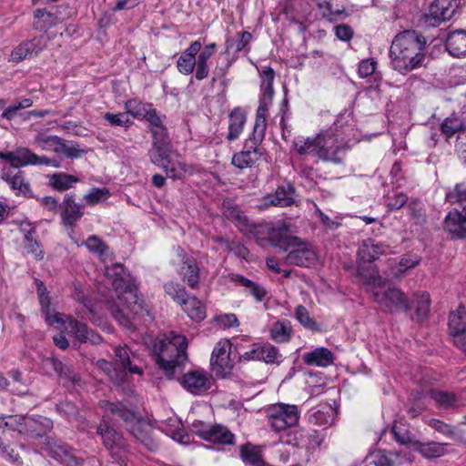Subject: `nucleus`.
Masks as SVG:
<instances>
[{
  "label": "nucleus",
  "instance_id": "obj_1",
  "mask_svg": "<svg viewBox=\"0 0 466 466\" xmlns=\"http://www.w3.org/2000/svg\"><path fill=\"white\" fill-rule=\"evenodd\" d=\"M105 275L111 280L112 287L117 293L116 299L106 301V308L111 316L129 330L137 329V316L148 314L144 301L137 297V290L123 264L114 263L105 268Z\"/></svg>",
  "mask_w": 466,
  "mask_h": 466
},
{
  "label": "nucleus",
  "instance_id": "obj_2",
  "mask_svg": "<svg viewBox=\"0 0 466 466\" xmlns=\"http://www.w3.org/2000/svg\"><path fill=\"white\" fill-rule=\"evenodd\" d=\"M425 38L413 30L397 35L390 49L392 68L401 74L418 68L425 58Z\"/></svg>",
  "mask_w": 466,
  "mask_h": 466
},
{
  "label": "nucleus",
  "instance_id": "obj_3",
  "mask_svg": "<svg viewBox=\"0 0 466 466\" xmlns=\"http://www.w3.org/2000/svg\"><path fill=\"white\" fill-rule=\"evenodd\" d=\"M296 152L300 156H315L324 162L342 163L348 147L344 138L333 130L320 132L313 137H298L294 141Z\"/></svg>",
  "mask_w": 466,
  "mask_h": 466
},
{
  "label": "nucleus",
  "instance_id": "obj_4",
  "mask_svg": "<svg viewBox=\"0 0 466 466\" xmlns=\"http://www.w3.org/2000/svg\"><path fill=\"white\" fill-rule=\"evenodd\" d=\"M268 241L283 251H289L283 258V264L309 268L316 264L318 256L314 248L291 236L289 227L285 224L273 228L268 233Z\"/></svg>",
  "mask_w": 466,
  "mask_h": 466
},
{
  "label": "nucleus",
  "instance_id": "obj_5",
  "mask_svg": "<svg viewBox=\"0 0 466 466\" xmlns=\"http://www.w3.org/2000/svg\"><path fill=\"white\" fill-rule=\"evenodd\" d=\"M151 348L158 367L168 379H174L177 369L183 366L187 359L186 337L170 332L165 339H153Z\"/></svg>",
  "mask_w": 466,
  "mask_h": 466
},
{
  "label": "nucleus",
  "instance_id": "obj_6",
  "mask_svg": "<svg viewBox=\"0 0 466 466\" xmlns=\"http://www.w3.org/2000/svg\"><path fill=\"white\" fill-rule=\"evenodd\" d=\"M358 276L367 285L372 286L373 300L380 309L385 312H397L400 310L408 311L410 309V306L406 294L397 288H388L385 290L380 289L383 283L382 278L379 273H368L363 267L358 268Z\"/></svg>",
  "mask_w": 466,
  "mask_h": 466
},
{
  "label": "nucleus",
  "instance_id": "obj_7",
  "mask_svg": "<svg viewBox=\"0 0 466 466\" xmlns=\"http://www.w3.org/2000/svg\"><path fill=\"white\" fill-rule=\"evenodd\" d=\"M323 436L315 430L299 429L289 435V448L285 451L291 453V461L299 466L309 461L311 454L320 447Z\"/></svg>",
  "mask_w": 466,
  "mask_h": 466
},
{
  "label": "nucleus",
  "instance_id": "obj_8",
  "mask_svg": "<svg viewBox=\"0 0 466 466\" xmlns=\"http://www.w3.org/2000/svg\"><path fill=\"white\" fill-rule=\"evenodd\" d=\"M175 152L167 137L153 138L152 147L149 150L150 161L161 167L167 177L180 179L187 171V166L179 160L174 159Z\"/></svg>",
  "mask_w": 466,
  "mask_h": 466
},
{
  "label": "nucleus",
  "instance_id": "obj_9",
  "mask_svg": "<svg viewBox=\"0 0 466 466\" xmlns=\"http://www.w3.org/2000/svg\"><path fill=\"white\" fill-rule=\"evenodd\" d=\"M111 457L121 466H126L127 445L123 436L106 422L100 423L96 430Z\"/></svg>",
  "mask_w": 466,
  "mask_h": 466
},
{
  "label": "nucleus",
  "instance_id": "obj_10",
  "mask_svg": "<svg viewBox=\"0 0 466 466\" xmlns=\"http://www.w3.org/2000/svg\"><path fill=\"white\" fill-rule=\"evenodd\" d=\"M267 417L270 427L276 431H281L296 425L299 419V412L296 405L277 403L267 410Z\"/></svg>",
  "mask_w": 466,
  "mask_h": 466
},
{
  "label": "nucleus",
  "instance_id": "obj_11",
  "mask_svg": "<svg viewBox=\"0 0 466 466\" xmlns=\"http://www.w3.org/2000/svg\"><path fill=\"white\" fill-rule=\"evenodd\" d=\"M125 107L134 117H143L148 122L153 138L167 137V130L155 109H146L143 104L136 100H127Z\"/></svg>",
  "mask_w": 466,
  "mask_h": 466
},
{
  "label": "nucleus",
  "instance_id": "obj_12",
  "mask_svg": "<svg viewBox=\"0 0 466 466\" xmlns=\"http://www.w3.org/2000/svg\"><path fill=\"white\" fill-rule=\"evenodd\" d=\"M366 461L368 466H407L413 461L412 453L407 449L400 451H375L370 453Z\"/></svg>",
  "mask_w": 466,
  "mask_h": 466
},
{
  "label": "nucleus",
  "instance_id": "obj_13",
  "mask_svg": "<svg viewBox=\"0 0 466 466\" xmlns=\"http://www.w3.org/2000/svg\"><path fill=\"white\" fill-rule=\"evenodd\" d=\"M460 5V0H434L425 15V22L431 26H437L452 18Z\"/></svg>",
  "mask_w": 466,
  "mask_h": 466
},
{
  "label": "nucleus",
  "instance_id": "obj_14",
  "mask_svg": "<svg viewBox=\"0 0 466 466\" xmlns=\"http://www.w3.org/2000/svg\"><path fill=\"white\" fill-rule=\"evenodd\" d=\"M230 350L231 343L228 339H221L216 344L212 351L210 364L217 376L225 377L233 368Z\"/></svg>",
  "mask_w": 466,
  "mask_h": 466
},
{
  "label": "nucleus",
  "instance_id": "obj_15",
  "mask_svg": "<svg viewBox=\"0 0 466 466\" xmlns=\"http://www.w3.org/2000/svg\"><path fill=\"white\" fill-rule=\"evenodd\" d=\"M211 376L204 370H189L181 378V385L194 395H202L211 388Z\"/></svg>",
  "mask_w": 466,
  "mask_h": 466
},
{
  "label": "nucleus",
  "instance_id": "obj_16",
  "mask_svg": "<svg viewBox=\"0 0 466 466\" xmlns=\"http://www.w3.org/2000/svg\"><path fill=\"white\" fill-rule=\"evenodd\" d=\"M261 141L255 140L253 135L245 142L244 149L233 155L231 163L239 169L251 167L262 156Z\"/></svg>",
  "mask_w": 466,
  "mask_h": 466
},
{
  "label": "nucleus",
  "instance_id": "obj_17",
  "mask_svg": "<svg viewBox=\"0 0 466 466\" xmlns=\"http://www.w3.org/2000/svg\"><path fill=\"white\" fill-rule=\"evenodd\" d=\"M64 321L59 322L67 330L69 334H72L78 341L92 344H98L102 338L100 335L95 333L90 329L86 323L80 322L75 319L72 316L63 314Z\"/></svg>",
  "mask_w": 466,
  "mask_h": 466
},
{
  "label": "nucleus",
  "instance_id": "obj_18",
  "mask_svg": "<svg viewBox=\"0 0 466 466\" xmlns=\"http://www.w3.org/2000/svg\"><path fill=\"white\" fill-rule=\"evenodd\" d=\"M15 167H4L1 177L5 180L16 196L31 197L29 183L25 181L24 173Z\"/></svg>",
  "mask_w": 466,
  "mask_h": 466
},
{
  "label": "nucleus",
  "instance_id": "obj_19",
  "mask_svg": "<svg viewBox=\"0 0 466 466\" xmlns=\"http://www.w3.org/2000/svg\"><path fill=\"white\" fill-rule=\"evenodd\" d=\"M295 189L292 186L278 187L274 193L268 194L259 200L258 208L260 209L275 206L285 208L294 203Z\"/></svg>",
  "mask_w": 466,
  "mask_h": 466
},
{
  "label": "nucleus",
  "instance_id": "obj_20",
  "mask_svg": "<svg viewBox=\"0 0 466 466\" xmlns=\"http://www.w3.org/2000/svg\"><path fill=\"white\" fill-rule=\"evenodd\" d=\"M449 329L453 338L454 344L463 346L462 342L466 340V309L460 306L449 317Z\"/></svg>",
  "mask_w": 466,
  "mask_h": 466
},
{
  "label": "nucleus",
  "instance_id": "obj_21",
  "mask_svg": "<svg viewBox=\"0 0 466 466\" xmlns=\"http://www.w3.org/2000/svg\"><path fill=\"white\" fill-rule=\"evenodd\" d=\"M390 246L374 238L364 239L358 249V258L362 262L371 263L389 252Z\"/></svg>",
  "mask_w": 466,
  "mask_h": 466
},
{
  "label": "nucleus",
  "instance_id": "obj_22",
  "mask_svg": "<svg viewBox=\"0 0 466 466\" xmlns=\"http://www.w3.org/2000/svg\"><path fill=\"white\" fill-rule=\"evenodd\" d=\"M114 351L116 365L131 374H142V369L137 364L138 360L137 354L131 351L127 345L116 346Z\"/></svg>",
  "mask_w": 466,
  "mask_h": 466
},
{
  "label": "nucleus",
  "instance_id": "obj_23",
  "mask_svg": "<svg viewBox=\"0 0 466 466\" xmlns=\"http://www.w3.org/2000/svg\"><path fill=\"white\" fill-rule=\"evenodd\" d=\"M197 434L203 440L223 445H233L235 443L234 434L222 425H214L207 430H196Z\"/></svg>",
  "mask_w": 466,
  "mask_h": 466
},
{
  "label": "nucleus",
  "instance_id": "obj_24",
  "mask_svg": "<svg viewBox=\"0 0 466 466\" xmlns=\"http://www.w3.org/2000/svg\"><path fill=\"white\" fill-rule=\"evenodd\" d=\"M274 96L263 95L259 98V105L257 109L256 120L253 127V137L257 141H262L267 127V113L271 106Z\"/></svg>",
  "mask_w": 466,
  "mask_h": 466
},
{
  "label": "nucleus",
  "instance_id": "obj_25",
  "mask_svg": "<svg viewBox=\"0 0 466 466\" xmlns=\"http://www.w3.org/2000/svg\"><path fill=\"white\" fill-rule=\"evenodd\" d=\"M82 206L75 201L74 196L66 195L61 204L62 223L66 227H74L83 217Z\"/></svg>",
  "mask_w": 466,
  "mask_h": 466
},
{
  "label": "nucleus",
  "instance_id": "obj_26",
  "mask_svg": "<svg viewBox=\"0 0 466 466\" xmlns=\"http://www.w3.org/2000/svg\"><path fill=\"white\" fill-rule=\"evenodd\" d=\"M48 452L50 456L65 466H80L81 464V460L67 444L48 443Z\"/></svg>",
  "mask_w": 466,
  "mask_h": 466
},
{
  "label": "nucleus",
  "instance_id": "obj_27",
  "mask_svg": "<svg viewBox=\"0 0 466 466\" xmlns=\"http://www.w3.org/2000/svg\"><path fill=\"white\" fill-rule=\"evenodd\" d=\"M444 228L458 238L466 237V208L462 211H450L444 221Z\"/></svg>",
  "mask_w": 466,
  "mask_h": 466
},
{
  "label": "nucleus",
  "instance_id": "obj_28",
  "mask_svg": "<svg viewBox=\"0 0 466 466\" xmlns=\"http://www.w3.org/2000/svg\"><path fill=\"white\" fill-rule=\"evenodd\" d=\"M34 17L35 21L33 24V27L39 32H46L64 19L57 8L55 11L36 9L34 12Z\"/></svg>",
  "mask_w": 466,
  "mask_h": 466
},
{
  "label": "nucleus",
  "instance_id": "obj_29",
  "mask_svg": "<svg viewBox=\"0 0 466 466\" xmlns=\"http://www.w3.org/2000/svg\"><path fill=\"white\" fill-rule=\"evenodd\" d=\"M7 430L17 431L20 434H35L36 436L41 435V432L38 431V422L31 417L23 415H9Z\"/></svg>",
  "mask_w": 466,
  "mask_h": 466
},
{
  "label": "nucleus",
  "instance_id": "obj_30",
  "mask_svg": "<svg viewBox=\"0 0 466 466\" xmlns=\"http://www.w3.org/2000/svg\"><path fill=\"white\" fill-rule=\"evenodd\" d=\"M36 291L38 296V300L41 305V310L46 315V320L49 325L54 324L55 322H63L64 317L63 314L55 313L53 315L50 314V304L51 299L49 296V291L45 286L44 282L35 279Z\"/></svg>",
  "mask_w": 466,
  "mask_h": 466
},
{
  "label": "nucleus",
  "instance_id": "obj_31",
  "mask_svg": "<svg viewBox=\"0 0 466 466\" xmlns=\"http://www.w3.org/2000/svg\"><path fill=\"white\" fill-rule=\"evenodd\" d=\"M127 430L138 440L148 451H154L157 449V443L150 435L151 427L144 420L137 419Z\"/></svg>",
  "mask_w": 466,
  "mask_h": 466
},
{
  "label": "nucleus",
  "instance_id": "obj_32",
  "mask_svg": "<svg viewBox=\"0 0 466 466\" xmlns=\"http://www.w3.org/2000/svg\"><path fill=\"white\" fill-rule=\"evenodd\" d=\"M445 46L447 51L454 57L466 56V31L456 30L449 33Z\"/></svg>",
  "mask_w": 466,
  "mask_h": 466
},
{
  "label": "nucleus",
  "instance_id": "obj_33",
  "mask_svg": "<svg viewBox=\"0 0 466 466\" xmlns=\"http://www.w3.org/2000/svg\"><path fill=\"white\" fill-rule=\"evenodd\" d=\"M61 137L49 134L47 129H35V134L32 140V145L43 151H53L56 153Z\"/></svg>",
  "mask_w": 466,
  "mask_h": 466
},
{
  "label": "nucleus",
  "instance_id": "obj_34",
  "mask_svg": "<svg viewBox=\"0 0 466 466\" xmlns=\"http://www.w3.org/2000/svg\"><path fill=\"white\" fill-rule=\"evenodd\" d=\"M302 360L309 366L328 367L333 363L334 357L329 350L320 347L304 353Z\"/></svg>",
  "mask_w": 466,
  "mask_h": 466
},
{
  "label": "nucleus",
  "instance_id": "obj_35",
  "mask_svg": "<svg viewBox=\"0 0 466 466\" xmlns=\"http://www.w3.org/2000/svg\"><path fill=\"white\" fill-rule=\"evenodd\" d=\"M44 366L52 369L65 382L76 383L80 380L79 376L70 367L63 364L56 358L51 357L44 360Z\"/></svg>",
  "mask_w": 466,
  "mask_h": 466
},
{
  "label": "nucleus",
  "instance_id": "obj_36",
  "mask_svg": "<svg viewBox=\"0 0 466 466\" xmlns=\"http://www.w3.org/2000/svg\"><path fill=\"white\" fill-rule=\"evenodd\" d=\"M31 151L27 147H16L13 151L0 152V158L8 161L10 164L5 167H25L30 163Z\"/></svg>",
  "mask_w": 466,
  "mask_h": 466
},
{
  "label": "nucleus",
  "instance_id": "obj_37",
  "mask_svg": "<svg viewBox=\"0 0 466 466\" xmlns=\"http://www.w3.org/2000/svg\"><path fill=\"white\" fill-rule=\"evenodd\" d=\"M187 315L195 321H201L206 318V308L195 296H187L180 304Z\"/></svg>",
  "mask_w": 466,
  "mask_h": 466
},
{
  "label": "nucleus",
  "instance_id": "obj_38",
  "mask_svg": "<svg viewBox=\"0 0 466 466\" xmlns=\"http://www.w3.org/2000/svg\"><path fill=\"white\" fill-rule=\"evenodd\" d=\"M179 274L190 288L195 289L198 286L199 268L194 258L184 260L179 268Z\"/></svg>",
  "mask_w": 466,
  "mask_h": 466
},
{
  "label": "nucleus",
  "instance_id": "obj_39",
  "mask_svg": "<svg viewBox=\"0 0 466 466\" xmlns=\"http://www.w3.org/2000/svg\"><path fill=\"white\" fill-rule=\"evenodd\" d=\"M252 35L248 31H242L236 34L235 38H228L225 43L227 53L238 54L243 50H249V44Z\"/></svg>",
  "mask_w": 466,
  "mask_h": 466
},
{
  "label": "nucleus",
  "instance_id": "obj_40",
  "mask_svg": "<svg viewBox=\"0 0 466 466\" xmlns=\"http://www.w3.org/2000/svg\"><path fill=\"white\" fill-rule=\"evenodd\" d=\"M246 123V116L239 108H235L229 114L228 133L227 139L233 141L238 138Z\"/></svg>",
  "mask_w": 466,
  "mask_h": 466
},
{
  "label": "nucleus",
  "instance_id": "obj_41",
  "mask_svg": "<svg viewBox=\"0 0 466 466\" xmlns=\"http://www.w3.org/2000/svg\"><path fill=\"white\" fill-rule=\"evenodd\" d=\"M106 410L113 416L121 419L126 423L127 428L138 419L133 410L127 408L121 402L106 403Z\"/></svg>",
  "mask_w": 466,
  "mask_h": 466
},
{
  "label": "nucleus",
  "instance_id": "obj_42",
  "mask_svg": "<svg viewBox=\"0 0 466 466\" xmlns=\"http://www.w3.org/2000/svg\"><path fill=\"white\" fill-rule=\"evenodd\" d=\"M77 182V177L64 172L54 173L48 179V185L57 191L68 190Z\"/></svg>",
  "mask_w": 466,
  "mask_h": 466
},
{
  "label": "nucleus",
  "instance_id": "obj_43",
  "mask_svg": "<svg viewBox=\"0 0 466 466\" xmlns=\"http://www.w3.org/2000/svg\"><path fill=\"white\" fill-rule=\"evenodd\" d=\"M419 264L417 258L410 256L403 257L399 262H391L389 272H385L387 278L399 279L405 274L409 268H412Z\"/></svg>",
  "mask_w": 466,
  "mask_h": 466
},
{
  "label": "nucleus",
  "instance_id": "obj_44",
  "mask_svg": "<svg viewBox=\"0 0 466 466\" xmlns=\"http://www.w3.org/2000/svg\"><path fill=\"white\" fill-rule=\"evenodd\" d=\"M411 303L415 308L416 319L418 321L425 320L431 308L430 295L427 292L415 293Z\"/></svg>",
  "mask_w": 466,
  "mask_h": 466
},
{
  "label": "nucleus",
  "instance_id": "obj_45",
  "mask_svg": "<svg viewBox=\"0 0 466 466\" xmlns=\"http://www.w3.org/2000/svg\"><path fill=\"white\" fill-rule=\"evenodd\" d=\"M240 458L246 466H265L258 447L246 444L240 447Z\"/></svg>",
  "mask_w": 466,
  "mask_h": 466
},
{
  "label": "nucleus",
  "instance_id": "obj_46",
  "mask_svg": "<svg viewBox=\"0 0 466 466\" xmlns=\"http://www.w3.org/2000/svg\"><path fill=\"white\" fill-rule=\"evenodd\" d=\"M464 130L463 120L456 116L451 115L446 117L441 124V134L445 137L446 140L451 138L455 134Z\"/></svg>",
  "mask_w": 466,
  "mask_h": 466
},
{
  "label": "nucleus",
  "instance_id": "obj_47",
  "mask_svg": "<svg viewBox=\"0 0 466 466\" xmlns=\"http://www.w3.org/2000/svg\"><path fill=\"white\" fill-rule=\"evenodd\" d=\"M431 398L435 400L439 407L442 409H451L460 406V400L452 392L431 390Z\"/></svg>",
  "mask_w": 466,
  "mask_h": 466
},
{
  "label": "nucleus",
  "instance_id": "obj_48",
  "mask_svg": "<svg viewBox=\"0 0 466 466\" xmlns=\"http://www.w3.org/2000/svg\"><path fill=\"white\" fill-rule=\"evenodd\" d=\"M87 150L78 143L73 141H66L63 138L60 139L56 154H62L67 158H79L85 155Z\"/></svg>",
  "mask_w": 466,
  "mask_h": 466
},
{
  "label": "nucleus",
  "instance_id": "obj_49",
  "mask_svg": "<svg viewBox=\"0 0 466 466\" xmlns=\"http://www.w3.org/2000/svg\"><path fill=\"white\" fill-rule=\"evenodd\" d=\"M447 445L448 443L436 441H430L426 443L420 442L417 444V450L424 458L435 459L444 455Z\"/></svg>",
  "mask_w": 466,
  "mask_h": 466
},
{
  "label": "nucleus",
  "instance_id": "obj_50",
  "mask_svg": "<svg viewBox=\"0 0 466 466\" xmlns=\"http://www.w3.org/2000/svg\"><path fill=\"white\" fill-rule=\"evenodd\" d=\"M295 318L305 329L320 331L319 325L310 317L309 310L303 305L296 307Z\"/></svg>",
  "mask_w": 466,
  "mask_h": 466
},
{
  "label": "nucleus",
  "instance_id": "obj_51",
  "mask_svg": "<svg viewBox=\"0 0 466 466\" xmlns=\"http://www.w3.org/2000/svg\"><path fill=\"white\" fill-rule=\"evenodd\" d=\"M234 280L238 282L239 285L246 287L248 289L249 293L258 301H261L267 294L266 289L262 286L253 282L252 280L245 278L244 276L237 275L234 278Z\"/></svg>",
  "mask_w": 466,
  "mask_h": 466
},
{
  "label": "nucleus",
  "instance_id": "obj_52",
  "mask_svg": "<svg viewBox=\"0 0 466 466\" xmlns=\"http://www.w3.org/2000/svg\"><path fill=\"white\" fill-rule=\"evenodd\" d=\"M261 78L260 91L263 95L274 96L273 82L275 78V72L272 67L266 66L259 71Z\"/></svg>",
  "mask_w": 466,
  "mask_h": 466
},
{
  "label": "nucleus",
  "instance_id": "obj_53",
  "mask_svg": "<svg viewBox=\"0 0 466 466\" xmlns=\"http://www.w3.org/2000/svg\"><path fill=\"white\" fill-rule=\"evenodd\" d=\"M85 246L89 251L97 254L102 260H105L108 255L107 245L101 238L95 235L87 238L85 242Z\"/></svg>",
  "mask_w": 466,
  "mask_h": 466
},
{
  "label": "nucleus",
  "instance_id": "obj_54",
  "mask_svg": "<svg viewBox=\"0 0 466 466\" xmlns=\"http://www.w3.org/2000/svg\"><path fill=\"white\" fill-rule=\"evenodd\" d=\"M109 197L110 192L107 188L94 187L89 193L84 196L83 200L89 206H95L106 200Z\"/></svg>",
  "mask_w": 466,
  "mask_h": 466
},
{
  "label": "nucleus",
  "instance_id": "obj_55",
  "mask_svg": "<svg viewBox=\"0 0 466 466\" xmlns=\"http://www.w3.org/2000/svg\"><path fill=\"white\" fill-rule=\"evenodd\" d=\"M164 289L166 293L179 305L182 303V300L187 296V292L186 289L176 282L170 281L165 284Z\"/></svg>",
  "mask_w": 466,
  "mask_h": 466
},
{
  "label": "nucleus",
  "instance_id": "obj_56",
  "mask_svg": "<svg viewBox=\"0 0 466 466\" xmlns=\"http://www.w3.org/2000/svg\"><path fill=\"white\" fill-rule=\"evenodd\" d=\"M271 338L277 342H286L290 338L291 329L283 322H276L271 330Z\"/></svg>",
  "mask_w": 466,
  "mask_h": 466
},
{
  "label": "nucleus",
  "instance_id": "obj_57",
  "mask_svg": "<svg viewBox=\"0 0 466 466\" xmlns=\"http://www.w3.org/2000/svg\"><path fill=\"white\" fill-rule=\"evenodd\" d=\"M33 56H35L31 52L28 44L26 43V41H23L11 52L9 61L17 64L26 58H30Z\"/></svg>",
  "mask_w": 466,
  "mask_h": 466
},
{
  "label": "nucleus",
  "instance_id": "obj_58",
  "mask_svg": "<svg viewBox=\"0 0 466 466\" xmlns=\"http://www.w3.org/2000/svg\"><path fill=\"white\" fill-rule=\"evenodd\" d=\"M446 200L451 204H465L466 185L463 183L456 184L454 188L446 194Z\"/></svg>",
  "mask_w": 466,
  "mask_h": 466
},
{
  "label": "nucleus",
  "instance_id": "obj_59",
  "mask_svg": "<svg viewBox=\"0 0 466 466\" xmlns=\"http://www.w3.org/2000/svg\"><path fill=\"white\" fill-rule=\"evenodd\" d=\"M130 113L127 111V113H118V114H112L109 112H106L104 114L103 118L108 122L109 125L114 127H129L131 124V121L128 117V115Z\"/></svg>",
  "mask_w": 466,
  "mask_h": 466
},
{
  "label": "nucleus",
  "instance_id": "obj_60",
  "mask_svg": "<svg viewBox=\"0 0 466 466\" xmlns=\"http://www.w3.org/2000/svg\"><path fill=\"white\" fill-rule=\"evenodd\" d=\"M260 360L266 363H278L279 361L280 355L276 347L266 344L260 346Z\"/></svg>",
  "mask_w": 466,
  "mask_h": 466
},
{
  "label": "nucleus",
  "instance_id": "obj_61",
  "mask_svg": "<svg viewBox=\"0 0 466 466\" xmlns=\"http://www.w3.org/2000/svg\"><path fill=\"white\" fill-rule=\"evenodd\" d=\"M182 424L177 418H169L167 422V429H165L167 435H171L174 440L183 441V431H181Z\"/></svg>",
  "mask_w": 466,
  "mask_h": 466
},
{
  "label": "nucleus",
  "instance_id": "obj_62",
  "mask_svg": "<svg viewBox=\"0 0 466 466\" xmlns=\"http://www.w3.org/2000/svg\"><path fill=\"white\" fill-rule=\"evenodd\" d=\"M407 208L409 210V215L412 219H414L415 223L420 224L425 221L423 206L420 201H410L408 203Z\"/></svg>",
  "mask_w": 466,
  "mask_h": 466
},
{
  "label": "nucleus",
  "instance_id": "obj_63",
  "mask_svg": "<svg viewBox=\"0 0 466 466\" xmlns=\"http://www.w3.org/2000/svg\"><path fill=\"white\" fill-rule=\"evenodd\" d=\"M25 241V248L28 254H31L37 259H42L44 251L41 243L37 240L36 237L28 238Z\"/></svg>",
  "mask_w": 466,
  "mask_h": 466
},
{
  "label": "nucleus",
  "instance_id": "obj_64",
  "mask_svg": "<svg viewBox=\"0 0 466 466\" xmlns=\"http://www.w3.org/2000/svg\"><path fill=\"white\" fill-rule=\"evenodd\" d=\"M14 222L19 227V230L24 236V240L36 237V227L27 218H24L21 220L17 219L15 220Z\"/></svg>",
  "mask_w": 466,
  "mask_h": 466
}]
</instances>
